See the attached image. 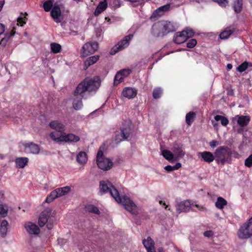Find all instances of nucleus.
Returning <instances> with one entry per match:
<instances>
[{
  "label": "nucleus",
  "mask_w": 252,
  "mask_h": 252,
  "mask_svg": "<svg viewBox=\"0 0 252 252\" xmlns=\"http://www.w3.org/2000/svg\"><path fill=\"white\" fill-rule=\"evenodd\" d=\"M100 85V79L97 76L93 78H87L82 81L74 92L72 98L73 108L76 110L81 109L83 107L82 98L84 96V94L86 92L90 93L95 92Z\"/></svg>",
  "instance_id": "f257e3e1"
},
{
  "label": "nucleus",
  "mask_w": 252,
  "mask_h": 252,
  "mask_svg": "<svg viewBox=\"0 0 252 252\" xmlns=\"http://www.w3.org/2000/svg\"><path fill=\"white\" fill-rule=\"evenodd\" d=\"M99 188L100 191H102L103 193L109 192L117 202L122 203L126 210L133 214L137 213V207L134 203L126 196L121 197L118 190L110 182L104 181H100Z\"/></svg>",
  "instance_id": "f03ea898"
},
{
  "label": "nucleus",
  "mask_w": 252,
  "mask_h": 252,
  "mask_svg": "<svg viewBox=\"0 0 252 252\" xmlns=\"http://www.w3.org/2000/svg\"><path fill=\"white\" fill-rule=\"evenodd\" d=\"M176 30L175 26L170 22L161 21L155 23L152 28V34L156 37L163 36Z\"/></svg>",
  "instance_id": "7ed1b4c3"
},
{
  "label": "nucleus",
  "mask_w": 252,
  "mask_h": 252,
  "mask_svg": "<svg viewBox=\"0 0 252 252\" xmlns=\"http://www.w3.org/2000/svg\"><path fill=\"white\" fill-rule=\"evenodd\" d=\"M51 210L49 208L43 211L40 215L38 219V224L40 227L43 226L47 223V227L50 230L53 228V222L54 220L53 217L49 218L51 215Z\"/></svg>",
  "instance_id": "20e7f679"
},
{
  "label": "nucleus",
  "mask_w": 252,
  "mask_h": 252,
  "mask_svg": "<svg viewBox=\"0 0 252 252\" xmlns=\"http://www.w3.org/2000/svg\"><path fill=\"white\" fill-rule=\"evenodd\" d=\"M51 138L58 142H76L80 140V137L73 134H66L65 132L62 133L58 135L55 132H52L50 134Z\"/></svg>",
  "instance_id": "39448f33"
},
{
  "label": "nucleus",
  "mask_w": 252,
  "mask_h": 252,
  "mask_svg": "<svg viewBox=\"0 0 252 252\" xmlns=\"http://www.w3.org/2000/svg\"><path fill=\"white\" fill-rule=\"evenodd\" d=\"M132 127L130 122H126L121 129L120 134L116 135L115 137V143L119 144L123 140L126 139L131 133Z\"/></svg>",
  "instance_id": "423d86ee"
},
{
  "label": "nucleus",
  "mask_w": 252,
  "mask_h": 252,
  "mask_svg": "<svg viewBox=\"0 0 252 252\" xmlns=\"http://www.w3.org/2000/svg\"><path fill=\"white\" fill-rule=\"evenodd\" d=\"M238 236L242 239H247L252 236V217L240 227Z\"/></svg>",
  "instance_id": "0eeeda50"
},
{
  "label": "nucleus",
  "mask_w": 252,
  "mask_h": 252,
  "mask_svg": "<svg viewBox=\"0 0 252 252\" xmlns=\"http://www.w3.org/2000/svg\"><path fill=\"white\" fill-rule=\"evenodd\" d=\"M70 191V188L69 186H65L63 188H58L53 190L46 197L45 202L50 203L53 201L55 198L64 195Z\"/></svg>",
  "instance_id": "6e6552de"
},
{
  "label": "nucleus",
  "mask_w": 252,
  "mask_h": 252,
  "mask_svg": "<svg viewBox=\"0 0 252 252\" xmlns=\"http://www.w3.org/2000/svg\"><path fill=\"white\" fill-rule=\"evenodd\" d=\"M172 150L174 154L169 150H164L162 151V155L164 158H174V156L181 157L185 155L181 146L176 143L173 144Z\"/></svg>",
  "instance_id": "1a4fd4ad"
},
{
  "label": "nucleus",
  "mask_w": 252,
  "mask_h": 252,
  "mask_svg": "<svg viewBox=\"0 0 252 252\" xmlns=\"http://www.w3.org/2000/svg\"><path fill=\"white\" fill-rule=\"evenodd\" d=\"M133 37V35L132 34L125 36L122 40L120 41L116 45L113 47L110 51V54L111 55H114L118 52L127 47L129 44L130 41L132 39Z\"/></svg>",
  "instance_id": "9d476101"
},
{
  "label": "nucleus",
  "mask_w": 252,
  "mask_h": 252,
  "mask_svg": "<svg viewBox=\"0 0 252 252\" xmlns=\"http://www.w3.org/2000/svg\"><path fill=\"white\" fill-rule=\"evenodd\" d=\"M63 0H59L55 2V5H54L51 11V16L54 19V21L59 23L61 22L63 19V17L61 14V11L60 6H62V1Z\"/></svg>",
  "instance_id": "9b49d317"
},
{
  "label": "nucleus",
  "mask_w": 252,
  "mask_h": 252,
  "mask_svg": "<svg viewBox=\"0 0 252 252\" xmlns=\"http://www.w3.org/2000/svg\"><path fill=\"white\" fill-rule=\"evenodd\" d=\"M193 205V202L189 200L180 201L176 199L175 202V206L178 214L188 212Z\"/></svg>",
  "instance_id": "f8f14e48"
},
{
  "label": "nucleus",
  "mask_w": 252,
  "mask_h": 252,
  "mask_svg": "<svg viewBox=\"0 0 252 252\" xmlns=\"http://www.w3.org/2000/svg\"><path fill=\"white\" fill-rule=\"evenodd\" d=\"M235 153L230 149L226 146H221L218 148L215 152L217 158H231L235 157Z\"/></svg>",
  "instance_id": "ddd939ff"
},
{
  "label": "nucleus",
  "mask_w": 252,
  "mask_h": 252,
  "mask_svg": "<svg viewBox=\"0 0 252 252\" xmlns=\"http://www.w3.org/2000/svg\"><path fill=\"white\" fill-rule=\"evenodd\" d=\"M115 163L111 160L110 158H96V163L99 168L103 170H108Z\"/></svg>",
  "instance_id": "4468645a"
},
{
  "label": "nucleus",
  "mask_w": 252,
  "mask_h": 252,
  "mask_svg": "<svg viewBox=\"0 0 252 252\" xmlns=\"http://www.w3.org/2000/svg\"><path fill=\"white\" fill-rule=\"evenodd\" d=\"M98 47L96 42H87L82 47V53L84 56L92 54L96 51Z\"/></svg>",
  "instance_id": "2eb2a0df"
},
{
  "label": "nucleus",
  "mask_w": 252,
  "mask_h": 252,
  "mask_svg": "<svg viewBox=\"0 0 252 252\" xmlns=\"http://www.w3.org/2000/svg\"><path fill=\"white\" fill-rule=\"evenodd\" d=\"M25 227L30 234L37 235L40 232V229L38 226L31 222H26L25 224Z\"/></svg>",
  "instance_id": "dca6fc26"
},
{
  "label": "nucleus",
  "mask_w": 252,
  "mask_h": 252,
  "mask_svg": "<svg viewBox=\"0 0 252 252\" xmlns=\"http://www.w3.org/2000/svg\"><path fill=\"white\" fill-rule=\"evenodd\" d=\"M50 127L56 131L62 133L65 130V126L61 121L58 120L53 121L49 123Z\"/></svg>",
  "instance_id": "f3484780"
},
{
  "label": "nucleus",
  "mask_w": 252,
  "mask_h": 252,
  "mask_svg": "<svg viewBox=\"0 0 252 252\" xmlns=\"http://www.w3.org/2000/svg\"><path fill=\"white\" fill-rule=\"evenodd\" d=\"M25 150L28 153L37 154L39 151V146L33 143H26L24 144Z\"/></svg>",
  "instance_id": "a211bd4d"
},
{
  "label": "nucleus",
  "mask_w": 252,
  "mask_h": 252,
  "mask_svg": "<svg viewBox=\"0 0 252 252\" xmlns=\"http://www.w3.org/2000/svg\"><path fill=\"white\" fill-rule=\"evenodd\" d=\"M172 165H168L164 167V169L167 172H171L176 170L178 169L181 167V163L179 162H176L175 164H173L174 159L176 158H166Z\"/></svg>",
  "instance_id": "6ab92c4d"
},
{
  "label": "nucleus",
  "mask_w": 252,
  "mask_h": 252,
  "mask_svg": "<svg viewBox=\"0 0 252 252\" xmlns=\"http://www.w3.org/2000/svg\"><path fill=\"white\" fill-rule=\"evenodd\" d=\"M122 94L124 97L130 99L136 95L137 91L134 88L127 87L123 90Z\"/></svg>",
  "instance_id": "aec40b11"
},
{
  "label": "nucleus",
  "mask_w": 252,
  "mask_h": 252,
  "mask_svg": "<svg viewBox=\"0 0 252 252\" xmlns=\"http://www.w3.org/2000/svg\"><path fill=\"white\" fill-rule=\"evenodd\" d=\"M170 5L167 4L162 6H160L156 10H155L152 14L151 18H155L158 16H161L164 12L167 11L170 8Z\"/></svg>",
  "instance_id": "412c9836"
},
{
  "label": "nucleus",
  "mask_w": 252,
  "mask_h": 252,
  "mask_svg": "<svg viewBox=\"0 0 252 252\" xmlns=\"http://www.w3.org/2000/svg\"><path fill=\"white\" fill-rule=\"evenodd\" d=\"M187 38L186 37L184 32H176L174 36V41L177 44H181L184 43L187 40Z\"/></svg>",
  "instance_id": "4be33fe9"
},
{
  "label": "nucleus",
  "mask_w": 252,
  "mask_h": 252,
  "mask_svg": "<svg viewBox=\"0 0 252 252\" xmlns=\"http://www.w3.org/2000/svg\"><path fill=\"white\" fill-rule=\"evenodd\" d=\"M107 7V2L106 0H104L102 1H100L97 5L96 9L95 10L94 14L95 16H98L102 12L104 11Z\"/></svg>",
  "instance_id": "5701e85b"
},
{
  "label": "nucleus",
  "mask_w": 252,
  "mask_h": 252,
  "mask_svg": "<svg viewBox=\"0 0 252 252\" xmlns=\"http://www.w3.org/2000/svg\"><path fill=\"white\" fill-rule=\"evenodd\" d=\"M237 123L241 127L246 126L248 125L250 118L248 116H237Z\"/></svg>",
  "instance_id": "b1692460"
},
{
  "label": "nucleus",
  "mask_w": 252,
  "mask_h": 252,
  "mask_svg": "<svg viewBox=\"0 0 252 252\" xmlns=\"http://www.w3.org/2000/svg\"><path fill=\"white\" fill-rule=\"evenodd\" d=\"M8 222L5 220H2L0 225V234L1 237H5L7 234Z\"/></svg>",
  "instance_id": "393cba45"
},
{
  "label": "nucleus",
  "mask_w": 252,
  "mask_h": 252,
  "mask_svg": "<svg viewBox=\"0 0 252 252\" xmlns=\"http://www.w3.org/2000/svg\"><path fill=\"white\" fill-rule=\"evenodd\" d=\"M98 59V56H93L88 58L84 63V69H87L89 66L95 63Z\"/></svg>",
  "instance_id": "a878e982"
},
{
  "label": "nucleus",
  "mask_w": 252,
  "mask_h": 252,
  "mask_svg": "<svg viewBox=\"0 0 252 252\" xmlns=\"http://www.w3.org/2000/svg\"><path fill=\"white\" fill-rule=\"evenodd\" d=\"M143 244L145 248L146 249L147 251L152 250L153 249H155L154 241L152 240V239L150 237H148L147 239L143 240Z\"/></svg>",
  "instance_id": "bb28decb"
},
{
  "label": "nucleus",
  "mask_w": 252,
  "mask_h": 252,
  "mask_svg": "<svg viewBox=\"0 0 252 252\" xmlns=\"http://www.w3.org/2000/svg\"><path fill=\"white\" fill-rule=\"evenodd\" d=\"M234 31V29L233 28L228 27L220 33V37L222 39H226L228 38L231 34L233 33Z\"/></svg>",
  "instance_id": "cd10ccee"
},
{
  "label": "nucleus",
  "mask_w": 252,
  "mask_h": 252,
  "mask_svg": "<svg viewBox=\"0 0 252 252\" xmlns=\"http://www.w3.org/2000/svg\"><path fill=\"white\" fill-rule=\"evenodd\" d=\"M15 29L14 28L9 33H6L4 38H3L0 42V44L1 46H5L10 38L13 36L15 33Z\"/></svg>",
  "instance_id": "c85d7f7f"
},
{
  "label": "nucleus",
  "mask_w": 252,
  "mask_h": 252,
  "mask_svg": "<svg viewBox=\"0 0 252 252\" xmlns=\"http://www.w3.org/2000/svg\"><path fill=\"white\" fill-rule=\"evenodd\" d=\"M59 0H47L43 3V8L45 11L48 12L51 10L53 4L55 5V2Z\"/></svg>",
  "instance_id": "c756f323"
},
{
  "label": "nucleus",
  "mask_w": 252,
  "mask_h": 252,
  "mask_svg": "<svg viewBox=\"0 0 252 252\" xmlns=\"http://www.w3.org/2000/svg\"><path fill=\"white\" fill-rule=\"evenodd\" d=\"M196 114L194 112H189L186 116V122L188 126H190L195 118Z\"/></svg>",
  "instance_id": "7c9ffc66"
},
{
  "label": "nucleus",
  "mask_w": 252,
  "mask_h": 252,
  "mask_svg": "<svg viewBox=\"0 0 252 252\" xmlns=\"http://www.w3.org/2000/svg\"><path fill=\"white\" fill-rule=\"evenodd\" d=\"M203 160L208 162L210 163L212 162L215 158H203ZM218 164L223 165L226 162H230V158H215Z\"/></svg>",
  "instance_id": "2f4dec72"
},
{
  "label": "nucleus",
  "mask_w": 252,
  "mask_h": 252,
  "mask_svg": "<svg viewBox=\"0 0 252 252\" xmlns=\"http://www.w3.org/2000/svg\"><path fill=\"white\" fill-rule=\"evenodd\" d=\"M15 162L17 168H24L28 162V158H16Z\"/></svg>",
  "instance_id": "473e14b6"
},
{
  "label": "nucleus",
  "mask_w": 252,
  "mask_h": 252,
  "mask_svg": "<svg viewBox=\"0 0 252 252\" xmlns=\"http://www.w3.org/2000/svg\"><path fill=\"white\" fill-rule=\"evenodd\" d=\"M227 204V201L225 199L221 197H219L215 203L216 206L220 209H222L224 206Z\"/></svg>",
  "instance_id": "72a5a7b5"
},
{
  "label": "nucleus",
  "mask_w": 252,
  "mask_h": 252,
  "mask_svg": "<svg viewBox=\"0 0 252 252\" xmlns=\"http://www.w3.org/2000/svg\"><path fill=\"white\" fill-rule=\"evenodd\" d=\"M86 210L89 213L95 214L97 215L100 214V212L98 208L92 204H89L85 207Z\"/></svg>",
  "instance_id": "f704fd0d"
},
{
  "label": "nucleus",
  "mask_w": 252,
  "mask_h": 252,
  "mask_svg": "<svg viewBox=\"0 0 252 252\" xmlns=\"http://www.w3.org/2000/svg\"><path fill=\"white\" fill-rule=\"evenodd\" d=\"M8 211V206L6 204H0V215L2 218H5L7 216Z\"/></svg>",
  "instance_id": "c9c22d12"
},
{
  "label": "nucleus",
  "mask_w": 252,
  "mask_h": 252,
  "mask_svg": "<svg viewBox=\"0 0 252 252\" xmlns=\"http://www.w3.org/2000/svg\"><path fill=\"white\" fill-rule=\"evenodd\" d=\"M50 47L51 52L54 54L60 53L62 49V46L60 44L55 42L50 44Z\"/></svg>",
  "instance_id": "e433bc0d"
},
{
  "label": "nucleus",
  "mask_w": 252,
  "mask_h": 252,
  "mask_svg": "<svg viewBox=\"0 0 252 252\" xmlns=\"http://www.w3.org/2000/svg\"><path fill=\"white\" fill-rule=\"evenodd\" d=\"M107 147V141L105 142L99 149L96 158H102L104 153L106 152Z\"/></svg>",
  "instance_id": "4c0bfd02"
},
{
  "label": "nucleus",
  "mask_w": 252,
  "mask_h": 252,
  "mask_svg": "<svg viewBox=\"0 0 252 252\" xmlns=\"http://www.w3.org/2000/svg\"><path fill=\"white\" fill-rule=\"evenodd\" d=\"M243 6V0H237L234 1L233 4V7L234 11L236 13H239L241 12Z\"/></svg>",
  "instance_id": "58836bf2"
},
{
  "label": "nucleus",
  "mask_w": 252,
  "mask_h": 252,
  "mask_svg": "<svg viewBox=\"0 0 252 252\" xmlns=\"http://www.w3.org/2000/svg\"><path fill=\"white\" fill-rule=\"evenodd\" d=\"M214 119L216 122L220 121L221 124L223 126H226L228 124V119L224 116L216 115L215 116Z\"/></svg>",
  "instance_id": "ea45409f"
},
{
  "label": "nucleus",
  "mask_w": 252,
  "mask_h": 252,
  "mask_svg": "<svg viewBox=\"0 0 252 252\" xmlns=\"http://www.w3.org/2000/svg\"><path fill=\"white\" fill-rule=\"evenodd\" d=\"M252 66V64L251 63H249L247 62H245L242 64H241L237 68V70L240 72H242L244 71H245L249 67V66Z\"/></svg>",
  "instance_id": "a19ab883"
},
{
  "label": "nucleus",
  "mask_w": 252,
  "mask_h": 252,
  "mask_svg": "<svg viewBox=\"0 0 252 252\" xmlns=\"http://www.w3.org/2000/svg\"><path fill=\"white\" fill-rule=\"evenodd\" d=\"M72 162L78 166H83L87 162L88 158H72Z\"/></svg>",
  "instance_id": "79ce46f5"
},
{
  "label": "nucleus",
  "mask_w": 252,
  "mask_h": 252,
  "mask_svg": "<svg viewBox=\"0 0 252 252\" xmlns=\"http://www.w3.org/2000/svg\"><path fill=\"white\" fill-rule=\"evenodd\" d=\"M124 77L123 76L120 71H118L115 76L114 84L115 85H118L120 83L123 81Z\"/></svg>",
  "instance_id": "37998d69"
},
{
  "label": "nucleus",
  "mask_w": 252,
  "mask_h": 252,
  "mask_svg": "<svg viewBox=\"0 0 252 252\" xmlns=\"http://www.w3.org/2000/svg\"><path fill=\"white\" fill-rule=\"evenodd\" d=\"M183 32H184L187 39L192 37L194 35V32L191 29L187 28L185 30L183 31Z\"/></svg>",
  "instance_id": "c03bdc74"
},
{
  "label": "nucleus",
  "mask_w": 252,
  "mask_h": 252,
  "mask_svg": "<svg viewBox=\"0 0 252 252\" xmlns=\"http://www.w3.org/2000/svg\"><path fill=\"white\" fill-rule=\"evenodd\" d=\"M199 158H214L212 154L209 152H204L202 153H199L197 155Z\"/></svg>",
  "instance_id": "a18cd8bd"
},
{
  "label": "nucleus",
  "mask_w": 252,
  "mask_h": 252,
  "mask_svg": "<svg viewBox=\"0 0 252 252\" xmlns=\"http://www.w3.org/2000/svg\"><path fill=\"white\" fill-rule=\"evenodd\" d=\"M162 92L160 89L158 88L154 90L153 93V97L156 98H158L160 97Z\"/></svg>",
  "instance_id": "49530a36"
},
{
  "label": "nucleus",
  "mask_w": 252,
  "mask_h": 252,
  "mask_svg": "<svg viewBox=\"0 0 252 252\" xmlns=\"http://www.w3.org/2000/svg\"><path fill=\"white\" fill-rule=\"evenodd\" d=\"M197 44V41L195 39H191L189 40L187 43V46L189 48H192Z\"/></svg>",
  "instance_id": "de8ad7c7"
},
{
  "label": "nucleus",
  "mask_w": 252,
  "mask_h": 252,
  "mask_svg": "<svg viewBox=\"0 0 252 252\" xmlns=\"http://www.w3.org/2000/svg\"><path fill=\"white\" fill-rule=\"evenodd\" d=\"M120 71L124 78L127 76L131 72L129 69H124L120 70Z\"/></svg>",
  "instance_id": "09e8293b"
},
{
  "label": "nucleus",
  "mask_w": 252,
  "mask_h": 252,
  "mask_svg": "<svg viewBox=\"0 0 252 252\" xmlns=\"http://www.w3.org/2000/svg\"><path fill=\"white\" fill-rule=\"evenodd\" d=\"M25 19H27L26 16H25L24 17H19L17 19V24L20 25L21 26H23L24 24H26Z\"/></svg>",
  "instance_id": "8fccbe9b"
},
{
  "label": "nucleus",
  "mask_w": 252,
  "mask_h": 252,
  "mask_svg": "<svg viewBox=\"0 0 252 252\" xmlns=\"http://www.w3.org/2000/svg\"><path fill=\"white\" fill-rule=\"evenodd\" d=\"M245 165L248 167L252 166V158H246Z\"/></svg>",
  "instance_id": "3c124183"
},
{
  "label": "nucleus",
  "mask_w": 252,
  "mask_h": 252,
  "mask_svg": "<svg viewBox=\"0 0 252 252\" xmlns=\"http://www.w3.org/2000/svg\"><path fill=\"white\" fill-rule=\"evenodd\" d=\"M58 244L61 246L64 245L67 242V240L64 238H59L58 239Z\"/></svg>",
  "instance_id": "603ef678"
},
{
  "label": "nucleus",
  "mask_w": 252,
  "mask_h": 252,
  "mask_svg": "<svg viewBox=\"0 0 252 252\" xmlns=\"http://www.w3.org/2000/svg\"><path fill=\"white\" fill-rule=\"evenodd\" d=\"M219 144V141H218L217 140H212V141H211L210 142V146L212 148H215V147H216Z\"/></svg>",
  "instance_id": "864d4df0"
},
{
  "label": "nucleus",
  "mask_w": 252,
  "mask_h": 252,
  "mask_svg": "<svg viewBox=\"0 0 252 252\" xmlns=\"http://www.w3.org/2000/svg\"><path fill=\"white\" fill-rule=\"evenodd\" d=\"M213 235V232L211 230L206 231L204 232V235L207 237H210Z\"/></svg>",
  "instance_id": "5fc2aeb1"
},
{
  "label": "nucleus",
  "mask_w": 252,
  "mask_h": 252,
  "mask_svg": "<svg viewBox=\"0 0 252 252\" xmlns=\"http://www.w3.org/2000/svg\"><path fill=\"white\" fill-rule=\"evenodd\" d=\"M87 154L86 152L82 151L79 152L77 155L76 156V158H84L87 156Z\"/></svg>",
  "instance_id": "6e6d98bb"
},
{
  "label": "nucleus",
  "mask_w": 252,
  "mask_h": 252,
  "mask_svg": "<svg viewBox=\"0 0 252 252\" xmlns=\"http://www.w3.org/2000/svg\"><path fill=\"white\" fill-rule=\"evenodd\" d=\"M5 31V27L4 26L0 23V35L2 34Z\"/></svg>",
  "instance_id": "4d7b16f0"
},
{
  "label": "nucleus",
  "mask_w": 252,
  "mask_h": 252,
  "mask_svg": "<svg viewBox=\"0 0 252 252\" xmlns=\"http://www.w3.org/2000/svg\"><path fill=\"white\" fill-rule=\"evenodd\" d=\"M212 123L213 125V126L216 128L217 129L218 128V126H219V124L217 122H215V121H212Z\"/></svg>",
  "instance_id": "13d9d810"
},
{
  "label": "nucleus",
  "mask_w": 252,
  "mask_h": 252,
  "mask_svg": "<svg viewBox=\"0 0 252 252\" xmlns=\"http://www.w3.org/2000/svg\"><path fill=\"white\" fill-rule=\"evenodd\" d=\"M159 203L160 205H162L163 206H165V209L167 208L168 205H166V203L162 201V200H160L159 201Z\"/></svg>",
  "instance_id": "bf43d9fd"
},
{
  "label": "nucleus",
  "mask_w": 252,
  "mask_h": 252,
  "mask_svg": "<svg viewBox=\"0 0 252 252\" xmlns=\"http://www.w3.org/2000/svg\"><path fill=\"white\" fill-rule=\"evenodd\" d=\"M94 247H91V250H85V252H94Z\"/></svg>",
  "instance_id": "052dcab7"
},
{
  "label": "nucleus",
  "mask_w": 252,
  "mask_h": 252,
  "mask_svg": "<svg viewBox=\"0 0 252 252\" xmlns=\"http://www.w3.org/2000/svg\"><path fill=\"white\" fill-rule=\"evenodd\" d=\"M232 68V65L230 63H228L227 65V68L228 70H230Z\"/></svg>",
  "instance_id": "680f3d73"
},
{
  "label": "nucleus",
  "mask_w": 252,
  "mask_h": 252,
  "mask_svg": "<svg viewBox=\"0 0 252 252\" xmlns=\"http://www.w3.org/2000/svg\"><path fill=\"white\" fill-rule=\"evenodd\" d=\"M195 206L197 208H198L199 210H204V207H200L199 206V205H198L196 204V205H195Z\"/></svg>",
  "instance_id": "e2e57ef3"
},
{
  "label": "nucleus",
  "mask_w": 252,
  "mask_h": 252,
  "mask_svg": "<svg viewBox=\"0 0 252 252\" xmlns=\"http://www.w3.org/2000/svg\"><path fill=\"white\" fill-rule=\"evenodd\" d=\"M158 252H164L162 248H159L158 249Z\"/></svg>",
  "instance_id": "0e129e2a"
},
{
  "label": "nucleus",
  "mask_w": 252,
  "mask_h": 252,
  "mask_svg": "<svg viewBox=\"0 0 252 252\" xmlns=\"http://www.w3.org/2000/svg\"><path fill=\"white\" fill-rule=\"evenodd\" d=\"M3 5V3L0 1V11H1V10L2 9Z\"/></svg>",
  "instance_id": "69168bd1"
},
{
  "label": "nucleus",
  "mask_w": 252,
  "mask_h": 252,
  "mask_svg": "<svg viewBox=\"0 0 252 252\" xmlns=\"http://www.w3.org/2000/svg\"><path fill=\"white\" fill-rule=\"evenodd\" d=\"M147 252H156L155 249H153L152 250L147 251Z\"/></svg>",
  "instance_id": "338daca9"
},
{
  "label": "nucleus",
  "mask_w": 252,
  "mask_h": 252,
  "mask_svg": "<svg viewBox=\"0 0 252 252\" xmlns=\"http://www.w3.org/2000/svg\"><path fill=\"white\" fill-rule=\"evenodd\" d=\"M122 160H121V158H119V160L118 161V163H120Z\"/></svg>",
  "instance_id": "774afa93"
}]
</instances>
